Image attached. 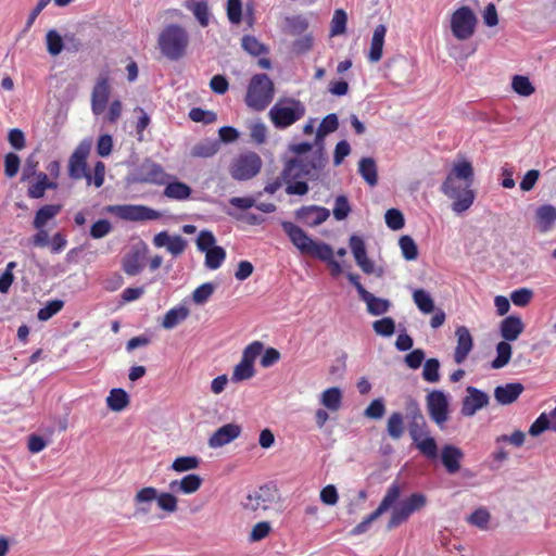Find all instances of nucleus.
<instances>
[{
  "instance_id": "obj_29",
  "label": "nucleus",
  "mask_w": 556,
  "mask_h": 556,
  "mask_svg": "<svg viewBox=\"0 0 556 556\" xmlns=\"http://www.w3.org/2000/svg\"><path fill=\"white\" fill-rule=\"evenodd\" d=\"M535 220L541 232L549 231L556 222V207L551 204L539 206L535 212Z\"/></svg>"
},
{
  "instance_id": "obj_21",
  "label": "nucleus",
  "mask_w": 556,
  "mask_h": 556,
  "mask_svg": "<svg viewBox=\"0 0 556 556\" xmlns=\"http://www.w3.org/2000/svg\"><path fill=\"white\" fill-rule=\"evenodd\" d=\"M241 433V427L237 424H227L218 428L208 439V445L212 448L222 447L235 439Z\"/></svg>"
},
{
  "instance_id": "obj_63",
  "label": "nucleus",
  "mask_w": 556,
  "mask_h": 556,
  "mask_svg": "<svg viewBox=\"0 0 556 556\" xmlns=\"http://www.w3.org/2000/svg\"><path fill=\"white\" fill-rule=\"evenodd\" d=\"M263 350L264 344L260 341H254L243 350L241 359L254 365L255 359L261 355Z\"/></svg>"
},
{
  "instance_id": "obj_23",
  "label": "nucleus",
  "mask_w": 556,
  "mask_h": 556,
  "mask_svg": "<svg viewBox=\"0 0 556 556\" xmlns=\"http://www.w3.org/2000/svg\"><path fill=\"white\" fill-rule=\"evenodd\" d=\"M463 458L464 452L455 445L446 444L441 450V462L450 475L459 471Z\"/></svg>"
},
{
  "instance_id": "obj_45",
  "label": "nucleus",
  "mask_w": 556,
  "mask_h": 556,
  "mask_svg": "<svg viewBox=\"0 0 556 556\" xmlns=\"http://www.w3.org/2000/svg\"><path fill=\"white\" fill-rule=\"evenodd\" d=\"M47 51L50 55H59L64 48L62 36L55 30L50 29L46 35Z\"/></svg>"
},
{
  "instance_id": "obj_4",
  "label": "nucleus",
  "mask_w": 556,
  "mask_h": 556,
  "mask_svg": "<svg viewBox=\"0 0 556 556\" xmlns=\"http://www.w3.org/2000/svg\"><path fill=\"white\" fill-rule=\"evenodd\" d=\"M475 170L471 163L467 160H459L453 163L441 185V191L444 195H453L462 189L471 188Z\"/></svg>"
},
{
  "instance_id": "obj_39",
  "label": "nucleus",
  "mask_w": 556,
  "mask_h": 556,
  "mask_svg": "<svg viewBox=\"0 0 556 556\" xmlns=\"http://www.w3.org/2000/svg\"><path fill=\"white\" fill-rule=\"evenodd\" d=\"M404 416L400 412L392 413L387 420V432L393 440H400L404 434Z\"/></svg>"
},
{
  "instance_id": "obj_61",
  "label": "nucleus",
  "mask_w": 556,
  "mask_h": 556,
  "mask_svg": "<svg viewBox=\"0 0 556 556\" xmlns=\"http://www.w3.org/2000/svg\"><path fill=\"white\" fill-rule=\"evenodd\" d=\"M350 248L352 250L356 264H359L361 262H363V260L367 258L365 243L362 238L357 236H352L350 238Z\"/></svg>"
},
{
  "instance_id": "obj_48",
  "label": "nucleus",
  "mask_w": 556,
  "mask_h": 556,
  "mask_svg": "<svg viewBox=\"0 0 556 556\" xmlns=\"http://www.w3.org/2000/svg\"><path fill=\"white\" fill-rule=\"evenodd\" d=\"M226 258V251L224 248L217 245L205 252V266L208 269H217L222 266Z\"/></svg>"
},
{
  "instance_id": "obj_24",
  "label": "nucleus",
  "mask_w": 556,
  "mask_h": 556,
  "mask_svg": "<svg viewBox=\"0 0 556 556\" xmlns=\"http://www.w3.org/2000/svg\"><path fill=\"white\" fill-rule=\"evenodd\" d=\"M202 482L199 475L190 473L179 480L170 481L168 488L173 493L193 494L201 488Z\"/></svg>"
},
{
  "instance_id": "obj_6",
  "label": "nucleus",
  "mask_w": 556,
  "mask_h": 556,
  "mask_svg": "<svg viewBox=\"0 0 556 556\" xmlns=\"http://www.w3.org/2000/svg\"><path fill=\"white\" fill-rule=\"evenodd\" d=\"M305 114L304 104L296 99L286 98L277 101L269 110V118L277 128H287Z\"/></svg>"
},
{
  "instance_id": "obj_14",
  "label": "nucleus",
  "mask_w": 556,
  "mask_h": 556,
  "mask_svg": "<svg viewBox=\"0 0 556 556\" xmlns=\"http://www.w3.org/2000/svg\"><path fill=\"white\" fill-rule=\"evenodd\" d=\"M108 211L119 217L121 219L139 222V220H153L160 217V213L144 205H111Z\"/></svg>"
},
{
  "instance_id": "obj_30",
  "label": "nucleus",
  "mask_w": 556,
  "mask_h": 556,
  "mask_svg": "<svg viewBox=\"0 0 556 556\" xmlns=\"http://www.w3.org/2000/svg\"><path fill=\"white\" fill-rule=\"evenodd\" d=\"M387 34V27L383 24L376 26L368 53V59L371 63H377L382 58V50L384 45V37Z\"/></svg>"
},
{
  "instance_id": "obj_36",
  "label": "nucleus",
  "mask_w": 556,
  "mask_h": 556,
  "mask_svg": "<svg viewBox=\"0 0 556 556\" xmlns=\"http://www.w3.org/2000/svg\"><path fill=\"white\" fill-rule=\"evenodd\" d=\"M62 210L60 204H48L40 207L34 218V227L42 229L49 220L53 219Z\"/></svg>"
},
{
  "instance_id": "obj_28",
  "label": "nucleus",
  "mask_w": 556,
  "mask_h": 556,
  "mask_svg": "<svg viewBox=\"0 0 556 556\" xmlns=\"http://www.w3.org/2000/svg\"><path fill=\"white\" fill-rule=\"evenodd\" d=\"M523 386L519 382L500 386L494 390L495 400L502 405H508L515 402L522 393Z\"/></svg>"
},
{
  "instance_id": "obj_19",
  "label": "nucleus",
  "mask_w": 556,
  "mask_h": 556,
  "mask_svg": "<svg viewBox=\"0 0 556 556\" xmlns=\"http://www.w3.org/2000/svg\"><path fill=\"white\" fill-rule=\"evenodd\" d=\"M153 244L156 248H166L173 256H178L186 250L187 241L181 236H170L167 231H162L154 236Z\"/></svg>"
},
{
  "instance_id": "obj_44",
  "label": "nucleus",
  "mask_w": 556,
  "mask_h": 556,
  "mask_svg": "<svg viewBox=\"0 0 556 556\" xmlns=\"http://www.w3.org/2000/svg\"><path fill=\"white\" fill-rule=\"evenodd\" d=\"M513 90L522 97H530L534 93L535 88L527 76L516 75L511 80Z\"/></svg>"
},
{
  "instance_id": "obj_52",
  "label": "nucleus",
  "mask_w": 556,
  "mask_h": 556,
  "mask_svg": "<svg viewBox=\"0 0 556 556\" xmlns=\"http://www.w3.org/2000/svg\"><path fill=\"white\" fill-rule=\"evenodd\" d=\"M157 506L166 513H175L178 508V500L175 493L170 492H157L156 498Z\"/></svg>"
},
{
  "instance_id": "obj_54",
  "label": "nucleus",
  "mask_w": 556,
  "mask_h": 556,
  "mask_svg": "<svg viewBox=\"0 0 556 556\" xmlns=\"http://www.w3.org/2000/svg\"><path fill=\"white\" fill-rule=\"evenodd\" d=\"M123 268L125 273L129 276L138 275L142 269L139 252H134L131 254L126 255L123 261Z\"/></svg>"
},
{
  "instance_id": "obj_58",
  "label": "nucleus",
  "mask_w": 556,
  "mask_h": 556,
  "mask_svg": "<svg viewBox=\"0 0 556 556\" xmlns=\"http://www.w3.org/2000/svg\"><path fill=\"white\" fill-rule=\"evenodd\" d=\"M351 212L349 200L345 195H338L334 200L333 216L337 220L345 219Z\"/></svg>"
},
{
  "instance_id": "obj_11",
  "label": "nucleus",
  "mask_w": 556,
  "mask_h": 556,
  "mask_svg": "<svg viewBox=\"0 0 556 556\" xmlns=\"http://www.w3.org/2000/svg\"><path fill=\"white\" fill-rule=\"evenodd\" d=\"M408 432L414 444L425 457L429 459L438 457V445L430 434L426 418L408 422Z\"/></svg>"
},
{
  "instance_id": "obj_9",
  "label": "nucleus",
  "mask_w": 556,
  "mask_h": 556,
  "mask_svg": "<svg viewBox=\"0 0 556 556\" xmlns=\"http://www.w3.org/2000/svg\"><path fill=\"white\" fill-rule=\"evenodd\" d=\"M478 24V17L473 10L467 5L456 9L450 16V29L459 41L469 40Z\"/></svg>"
},
{
  "instance_id": "obj_33",
  "label": "nucleus",
  "mask_w": 556,
  "mask_h": 556,
  "mask_svg": "<svg viewBox=\"0 0 556 556\" xmlns=\"http://www.w3.org/2000/svg\"><path fill=\"white\" fill-rule=\"evenodd\" d=\"M185 7L192 12L195 20L202 27H206L210 23V12L207 2L204 0H187Z\"/></svg>"
},
{
  "instance_id": "obj_40",
  "label": "nucleus",
  "mask_w": 556,
  "mask_h": 556,
  "mask_svg": "<svg viewBox=\"0 0 556 556\" xmlns=\"http://www.w3.org/2000/svg\"><path fill=\"white\" fill-rule=\"evenodd\" d=\"M191 194V188L181 181L168 182L164 189V195L174 200H187Z\"/></svg>"
},
{
  "instance_id": "obj_64",
  "label": "nucleus",
  "mask_w": 556,
  "mask_h": 556,
  "mask_svg": "<svg viewBox=\"0 0 556 556\" xmlns=\"http://www.w3.org/2000/svg\"><path fill=\"white\" fill-rule=\"evenodd\" d=\"M386 413V406L381 399L374 400L364 410V415L370 419H380Z\"/></svg>"
},
{
  "instance_id": "obj_15",
  "label": "nucleus",
  "mask_w": 556,
  "mask_h": 556,
  "mask_svg": "<svg viewBox=\"0 0 556 556\" xmlns=\"http://www.w3.org/2000/svg\"><path fill=\"white\" fill-rule=\"evenodd\" d=\"M427 409L430 418L442 426L448 419V400L444 392L440 390L431 391L426 399Z\"/></svg>"
},
{
  "instance_id": "obj_43",
  "label": "nucleus",
  "mask_w": 556,
  "mask_h": 556,
  "mask_svg": "<svg viewBox=\"0 0 556 556\" xmlns=\"http://www.w3.org/2000/svg\"><path fill=\"white\" fill-rule=\"evenodd\" d=\"M509 341H501L496 345V358L492 362V367L495 369L506 366L511 357V346Z\"/></svg>"
},
{
  "instance_id": "obj_55",
  "label": "nucleus",
  "mask_w": 556,
  "mask_h": 556,
  "mask_svg": "<svg viewBox=\"0 0 556 556\" xmlns=\"http://www.w3.org/2000/svg\"><path fill=\"white\" fill-rule=\"evenodd\" d=\"M372 328L378 336L391 337L395 331V323L391 317H383L374 321Z\"/></svg>"
},
{
  "instance_id": "obj_59",
  "label": "nucleus",
  "mask_w": 556,
  "mask_h": 556,
  "mask_svg": "<svg viewBox=\"0 0 556 556\" xmlns=\"http://www.w3.org/2000/svg\"><path fill=\"white\" fill-rule=\"evenodd\" d=\"M64 302L62 300H53L45 307L40 308L37 317L41 321H46L59 313L63 308Z\"/></svg>"
},
{
  "instance_id": "obj_32",
  "label": "nucleus",
  "mask_w": 556,
  "mask_h": 556,
  "mask_svg": "<svg viewBox=\"0 0 556 556\" xmlns=\"http://www.w3.org/2000/svg\"><path fill=\"white\" fill-rule=\"evenodd\" d=\"M130 403L128 393L121 388L112 389L106 397V405L112 412L119 413Z\"/></svg>"
},
{
  "instance_id": "obj_12",
  "label": "nucleus",
  "mask_w": 556,
  "mask_h": 556,
  "mask_svg": "<svg viewBox=\"0 0 556 556\" xmlns=\"http://www.w3.org/2000/svg\"><path fill=\"white\" fill-rule=\"evenodd\" d=\"M262 165V159L257 153L245 152L232 159L229 174L235 180H250L261 172Z\"/></svg>"
},
{
  "instance_id": "obj_17",
  "label": "nucleus",
  "mask_w": 556,
  "mask_h": 556,
  "mask_svg": "<svg viewBox=\"0 0 556 556\" xmlns=\"http://www.w3.org/2000/svg\"><path fill=\"white\" fill-rule=\"evenodd\" d=\"M466 391L467 395L463 400L462 414L470 417L489 404V395L473 387H468Z\"/></svg>"
},
{
  "instance_id": "obj_60",
  "label": "nucleus",
  "mask_w": 556,
  "mask_h": 556,
  "mask_svg": "<svg viewBox=\"0 0 556 556\" xmlns=\"http://www.w3.org/2000/svg\"><path fill=\"white\" fill-rule=\"evenodd\" d=\"M386 224L392 230H400L404 227V216L397 208H390L384 215Z\"/></svg>"
},
{
  "instance_id": "obj_7",
  "label": "nucleus",
  "mask_w": 556,
  "mask_h": 556,
  "mask_svg": "<svg viewBox=\"0 0 556 556\" xmlns=\"http://www.w3.org/2000/svg\"><path fill=\"white\" fill-rule=\"evenodd\" d=\"M274 84L266 74L254 75L249 84L245 103L255 111L264 110L273 100Z\"/></svg>"
},
{
  "instance_id": "obj_2",
  "label": "nucleus",
  "mask_w": 556,
  "mask_h": 556,
  "mask_svg": "<svg viewBox=\"0 0 556 556\" xmlns=\"http://www.w3.org/2000/svg\"><path fill=\"white\" fill-rule=\"evenodd\" d=\"M326 163L327 156L324 147H319L309 157L289 160L285 164L281 175L286 182L298 179L317 180Z\"/></svg>"
},
{
  "instance_id": "obj_35",
  "label": "nucleus",
  "mask_w": 556,
  "mask_h": 556,
  "mask_svg": "<svg viewBox=\"0 0 556 556\" xmlns=\"http://www.w3.org/2000/svg\"><path fill=\"white\" fill-rule=\"evenodd\" d=\"M320 404L330 412H338L342 405V391L338 387L326 389L320 394Z\"/></svg>"
},
{
  "instance_id": "obj_25",
  "label": "nucleus",
  "mask_w": 556,
  "mask_h": 556,
  "mask_svg": "<svg viewBox=\"0 0 556 556\" xmlns=\"http://www.w3.org/2000/svg\"><path fill=\"white\" fill-rule=\"evenodd\" d=\"M446 197L452 201V211L459 215L472 206L476 199V192L471 188H465L458 192H455L453 195Z\"/></svg>"
},
{
  "instance_id": "obj_41",
  "label": "nucleus",
  "mask_w": 556,
  "mask_h": 556,
  "mask_svg": "<svg viewBox=\"0 0 556 556\" xmlns=\"http://www.w3.org/2000/svg\"><path fill=\"white\" fill-rule=\"evenodd\" d=\"M413 300L422 314H430L434 312V301L428 291L424 289L415 290L413 293Z\"/></svg>"
},
{
  "instance_id": "obj_38",
  "label": "nucleus",
  "mask_w": 556,
  "mask_h": 556,
  "mask_svg": "<svg viewBox=\"0 0 556 556\" xmlns=\"http://www.w3.org/2000/svg\"><path fill=\"white\" fill-rule=\"evenodd\" d=\"M339 122L336 114H328L320 123L317 132L315 143L316 146L323 147L324 138L338 129Z\"/></svg>"
},
{
  "instance_id": "obj_47",
  "label": "nucleus",
  "mask_w": 556,
  "mask_h": 556,
  "mask_svg": "<svg viewBox=\"0 0 556 556\" xmlns=\"http://www.w3.org/2000/svg\"><path fill=\"white\" fill-rule=\"evenodd\" d=\"M254 375V365L241 359L233 368L231 380L233 382H241L251 379Z\"/></svg>"
},
{
  "instance_id": "obj_10",
  "label": "nucleus",
  "mask_w": 556,
  "mask_h": 556,
  "mask_svg": "<svg viewBox=\"0 0 556 556\" xmlns=\"http://www.w3.org/2000/svg\"><path fill=\"white\" fill-rule=\"evenodd\" d=\"M427 505V497L422 493H413L402 502L391 507L392 513L387 525L392 530L406 522L412 514L421 510Z\"/></svg>"
},
{
  "instance_id": "obj_49",
  "label": "nucleus",
  "mask_w": 556,
  "mask_h": 556,
  "mask_svg": "<svg viewBox=\"0 0 556 556\" xmlns=\"http://www.w3.org/2000/svg\"><path fill=\"white\" fill-rule=\"evenodd\" d=\"M216 286L212 282H205L199 286L191 294L192 302L197 305L205 304L215 292Z\"/></svg>"
},
{
  "instance_id": "obj_1",
  "label": "nucleus",
  "mask_w": 556,
  "mask_h": 556,
  "mask_svg": "<svg viewBox=\"0 0 556 556\" xmlns=\"http://www.w3.org/2000/svg\"><path fill=\"white\" fill-rule=\"evenodd\" d=\"M281 227L292 244L302 254L312 255L327 262L333 276L341 274L342 267L333 258V250L329 244L313 240L301 227L291 222H282Z\"/></svg>"
},
{
  "instance_id": "obj_20",
  "label": "nucleus",
  "mask_w": 556,
  "mask_h": 556,
  "mask_svg": "<svg viewBox=\"0 0 556 556\" xmlns=\"http://www.w3.org/2000/svg\"><path fill=\"white\" fill-rule=\"evenodd\" d=\"M457 345L454 351V361L456 364H463L473 348V339L465 326H459L455 330Z\"/></svg>"
},
{
  "instance_id": "obj_53",
  "label": "nucleus",
  "mask_w": 556,
  "mask_h": 556,
  "mask_svg": "<svg viewBox=\"0 0 556 556\" xmlns=\"http://www.w3.org/2000/svg\"><path fill=\"white\" fill-rule=\"evenodd\" d=\"M440 362L438 358H429L425 362L422 378L428 382H438L440 380Z\"/></svg>"
},
{
  "instance_id": "obj_8",
  "label": "nucleus",
  "mask_w": 556,
  "mask_h": 556,
  "mask_svg": "<svg viewBox=\"0 0 556 556\" xmlns=\"http://www.w3.org/2000/svg\"><path fill=\"white\" fill-rule=\"evenodd\" d=\"M404 491V484H401L399 482H393L386 491V494L383 495L380 504L378 507L369 514L366 518H364L363 521H361L357 526H355L351 530V534L356 536L361 535L363 533H366L372 522H375L378 518H380L384 513L391 509L393 505L399 502L400 497L402 496V493Z\"/></svg>"
},
{
  "instance_id": "obj_13",
  "label": "nucleus",
  "mask_w": 556,
  "mask_h": 556,
  "mask_svg": "<svg viewBox=\"0 0 556 556\" xmlns=\"http://www.w3.org/2000/svg\"><path fill=\"white\" fill-rule=\"evenodd\" d=\"M91 140H83L75 149L68 161V175L73 179L86 178L91 185V175L87 172L86 160L91 150Z\"/></svg>"
},
{
  "instance_id": "obj_46",
  "label": "nucleus",
  "mask_w": 556,
  "mask_h": 556,
  "mask_svg": "<svg viewBox=\"0 0 556 556\" xmlns=\"http://www.w3.org/2000/svg\"><path fill=\"white\" fill-rule=\"evenodd\" d=\"M399 245L403 257L406 261H415L418 257V247L410 236H402L399 240Z\"/></svg>"
},
{
  "instance_id": "obj_50",
  "label": "nucleus",
  "mask_w": 556,
  "mask_h": 556,
  "mask_svg": "<svg viewBox=\"0 0 556 556\" xmlns=\"http://www.w3.org/2000/svg\"><path fill=\"white\" fill-rule=\"evenodd\" d=\"M490 520H491V515H490L489 510L484 507H479L478 509H476L472 514H470L467 517V521L470 525H472L481 530L488 529Z\"/></svg>"
},
{
  "instance_id": "obj_18",
  "label": "nucleus",
  "mask_w": 556,
  "mask_h": 556,
  "mask_svg": "<svg viewBox=\"0 0 556 556\" xmlns=\"http://www.w3.org/2000/svg\"><path fill=\"white\" fill-rule=\"evenodd\" d=\"M330 216L328 208L308 205L302 206L295 212V217L309 227H316L326 222Z\"/></svg>"
},
{
  "instance_id": "obj_16",
  "label": "nucleus",
  "mask_w": 556,
  "mask_h": 556,
  "mask_svg": "<svg viewBox=\"0 0 556 556\" xmlns=\"http://www.w3.org/2000/svg\"><path fill=\"white\" fill-rule=\"evenodd\" d=\"M110 83L105 75H100L93 86L91 92V110L94 115H100L104 112L108 100L110 97Z\"/></svg>"
},
{
  "instance_id": "obj_34",
  "label": "nucleus",
  "mask_w": 556,
  "mask_h": 556,
  "mask_svg": "<svg viewBox=\"0 0 556 556\" xmlns=\"http://www.w3.org/2000/svg\"><path fill=\"white\" fill-rule=\"evenodd\" d=\"M358 173L370 187H375L378 184L377 164L372 157H363L359 160Z\"/></svg>"
},
{
  "instance_id": "obj_5",
  "label": "nucleus",
  "mask_w": 556,
  "mask_h": 556,
  "mask_svg": "<svg viewBox=\"0 0 556 556\" xmlns=\"http://www.w3.org/2000/svg\"><path fill=\"white\" fill-rule=\"evenodd\" d=\"M277 490L271 485H262L250 492L241 505L244 511L253 514L255 517H262L269 511H279L277 507H271L276 503Z\"/></svg>"
},
{
  "instance_id": "obj_27",
  "label": "nucleus",
  "mask_w": 556,
  "mask_h": 556,
  "mask_svg": "<svg viewBox=\"0 0 556 556\" xmlns=\"http://www.w3.org/2000/svg\"><path fill=\"white\" fill-rule=\"evenodd\" d=\"M359 299L363 302H365L367 312L374 316L383 315L391 307V302L389 300L375 296L372 293H370L366 289H362Z\"/></svg>"
},
{
  "instance_id": "obj_51",
  "label": "nucleus",
  "mask_w": 556,
  "mask_h": 556,
  "mask_svg": "<svg viewBox=\"0 0 556 556\" xmlns=\"http://www.w3.org/2000/svg\"><path fill=\"white\" fill-rule=\"evenodd\" d=\"M346 13L342 9H338L334 11L331 26H330V36H339L345 33L346 30Z\"/></svg>"
},
{
  "instance_id": "obj_56",
  "label": "nucleus",
  "mask_w": 556,
  "mask_h": 556,
  "mask_svg": "<svg viewBox=\"0 0 556 556\" xmlns=\"http://www.w3.org/2000/svg\"><path fill=\"white\" fill-rule=\"evenodd\" d=\"M226 12L231 24H240L242 21V1L227 0Z\"/></svg>"
},
{
  "instance_id": "obj_31",
  "label": "nucleus",
  "mask_w": 556,
  "mask_h": 556,
  "mask_svg": "<svg viewBox=\"0 0 556 556\" xmlns=\"http://www.w3.org/2000/svg\"><path fill=\"white\" fill-rule=\"evenodd\" d=\"M189 315L190 309L187 306L180 305L174 307L165 314L161 325L164 329H173L182 321H185L189 317Z\"/></svg>"
},
{
  "instance_id": "obj_22",
  "label": "nucleus",
  "mask_w": 556,
  "mask_h": 556,
  "mask_svg": "<svg viewBox=\"0 0 556 556\" xmlns=\"http://www.w3.org/2000/svg\"><path fill=\"white\" fill-rule=\"evenodd\" d=\"M157 498V490L153 486H144L138 490L134 496L135 513L139 516L151 511V504Z\"/></svg>"
},
{
  "instance_id": "obj_3",
  "label": "nucleus",
  "mask_w": 556,
  "mask_h": 556,
  "mask_svg": "<svg viewBox=\"0 0 556 556\" xmlns=\"http://www.w3.org/2000/svg\"><path fill=\"white\" fill-rule=\"evenodd\" d=\"M190 36L187 29L179 24L164 26L157 36V48L161 54L169 61L182 59L188 51Z\"/></svg>"
},
{
  "instance_id": "obj_37",
  "label": "nucleus",
  "mask_w": 556,
  "mask_h": 556,
  "mask_svg": "<svg viewBox=\"0 0 556 556\" xmlns=\"http://www.w3.org/2000/svg\"><path fill=\"white\" fill-rule=\"evenodd\" d=\"M56 185L49 181L47 174L38 173L37 181L28 187L27 194L31 199H40L45 195L47 189H55Z\"/></svg>"
},
{
  "instance_id": "obj_57",
  "label": "nucleus",
  "mask_w": 556,
  "mask_h": 556,
  "mask_svg": "<svg viewBox=\"0 0 556 556\" xmlns=\"http://www.w3.org/2000/svg\"><path fill=\"white\" fill-rule=\"evenodd\" d=\"M271 532V525L269 521H260L255 523L249 534L250 542H260Z\"/></svg>"
},
{
  "instance_id": "obj_62",
  "label": "nucleus",
  "mask_w": 556,
  "mask_h": 556,
  "mask_svg": "<svg viewBox=\"0 0 556 556\" xmlns=\"http://www.w3.org/2000/svg\"><path fill=\"white\" fill-rule=\"evenodd\" d=\"M215 243H216V239L210 230L200 231V233L197 238V248L201 252L205 253L206 251H208L213 248H216L217 245Z\"/></svg>"
},
{
  "instance_id": "obj_42",
  "label": "nucleus",
  "mask_w": 556,
  "mask_h": 556,
  "mask_svg": "<svg viewBox=\"0 0 556 556\" xmlns=\"http://www.w3.org/2000/svg\"><path fill=\"white\" fill-rule=\"evenodd\" d=\"M200 459L197 456H180L174 459L170 468L176 472H186L199 468Z\"/></svg>"
},
{
  "instance_id": "obj_26",
  "label": "nucleus",
  "mask_w": 556,
  "mask_h": 556,
  "mask_svg": "<svg viewBox=\"0 0 556 556\" xmlns=\"http://www.w3.org/2000/svg\"><path fill=\"white\" fill-rule=\"evenodd\" d=\"M525 329L521 318L510 315L500 324L501 336L505 341H516Z\"/></svg>"
}]
</instances>
